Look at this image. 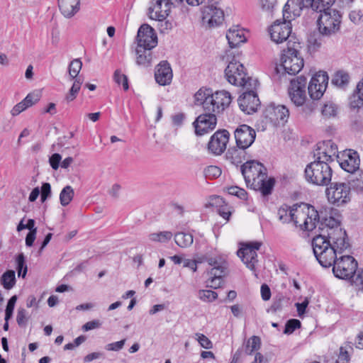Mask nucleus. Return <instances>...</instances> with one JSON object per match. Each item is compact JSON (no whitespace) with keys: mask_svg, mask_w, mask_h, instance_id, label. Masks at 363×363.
<instances>
[{"mask_svg":"<svg viewBox=\"0 0 363 363\" xmlns=\"http://www.w3.org/2000/svg\"><path fill=\"white\" fill-rule=\"evenodd\" d=\"M337 152V147L332 140L318 143L313 153L314 161L305 168L306 180L317 186L328 185L333 175L330 163L333 161Z\"/></svg>","mask_w":363,"mask_h":363,"instance_id":"1","label":"nucleus"},{"mask_svg":"<svg viewBox=\"0 0 363 363\" xmlns=\"http://www.w3.org/2000/svg\"><path fill=\"white\" fill-rule=\"evenodd\" d=\"M327 238L324 234L315 235L312 240L314 255L320 264L325 268L335 263L337 256L350 247L345 230H333Z\"/></svg>","mask_w":363,"mask_h":363,"instance_id":"2","label":"nucleus"},{"mask_svg":"<svg viewBox=\"0 0 363 363\" xmlns=\"http://www.w3.org/2000/svg\"><path fill=\"white\" fill-rule=\"evenodd\" d=\"M241 172L247 186L260 191L263 196L272 194L275 180L272 177L267 179V169L262 163L256 160L247 161L241 166Z\"/></svg>","mask_w":363,"mask_h":363,"instance_id":"3","label":"nucleus"},{"mask_svg":"<svg viewBox=\"0 0 363 363\" xmlns=\"http://www.w3.org/2000/svg\"><path fill=\"white\" fill-rule=\"evenodd\" d=\"M136 42L137 65L144 67L150 66L153 59L152 50L158 43L157 33L148 24H143L138 30Z\"/></svg>","mask_w":363,"mask_h":363,"instance_id":"4","label":"nucleus"},{"mask_svg":"<svg viewBox=\"0 0 363 363\" xmlns=\"http://www.w3.org/2000/svg\"><path fill=\"white\" fill-rule=\"evenodd\" d=\"M226 62L228 66L225 69V76L227 81L233 85L242 86L244 89H250L258 84L257 79L247 77L245 67L235 56L227 55Z\"/></svg>","mask_w":363,"mask_h":363,"instance_id":"5","label":"nucleus"},{"mask_svg":"<svg viewBox=\"0 0 363 363\" xmlns=\"http://www.w3.org/2000/svg\"><path fill=\"white\" fill-rule=\"evenodd\" d=\"M307 79L304 76H299L291 80L288 90L289 98L296 106H303V111L306 115L311 113L315 108L314 103L306 101V86Z\"/></svg>","mask_w":363,"mask_h":363,"instance_id":"6","label":"nucleus"},{"mask_svg":"<svg viewBox=\"0 0 363 363\" xmlns=\"http://www.w3.org/2000/svg\"><path fill=\"white\" fill-rule=\"evenodd\" d=\"M318 13H320L317 20L318 29L322 35L330 36L339 30L342 15L338 10L330 9Z\"/></svg>","mask_w":363,"mask_h":363,"instance_id":"7","label":"nucleus"},{"mask_svg":"<svg viewBox=\"0 0 363 363\" xmlns=\"http://www.w3.org/2000/svg\"><path fill=\"white\" fill-rule=\"evenodd\" d=\"M206 262L211 267L208 272V278L206 281V286L213 289L219 288L226 274L228 263L221 256L208 257Z\"/></svg>","mask_w":363,"mask_h":363,"instance_id":"8","label":"nucleus"},{"mask_svg":"<svg viewBox=\"0 0 363 363\" xmlns=\"http://www.w3.org/2000/svg\"><path fill=\"white\" fill-rule=\"evenodd\" d=\"M325 194L330 203L340 206L350 201V186L347 182H334L326 188Z\"/></svg>","mask_w":363,"mask_h":363,"instance_id":"9","label":"nucleus"},{"mask_svg":"<svg viewBox=\"0 0 363 363\" xmlns=\"http://www.w3.org/2000/svg\"><path fill=\"white\" fill-rule=\"evenodd\" d=\"M317 216V210L308 203L294 205L293 220L296 226H299L301 230L311 231L312 224L307 222V219H315Z\"/></svg>","mask_w":363,"mask_h":363,"instance_id":"10","label":"nucleus"},{"mask_svg":"<svg viewBox=\"0 0 363 363\" xmlns=\"http://www.w3.org/2000/svg\"><path fill=\"white\" fill-rule=\"evenodd\" d=\"M281 62L285 72L291 75L298 74L304 65L299 51L296 48L290 47H288L287 50H284Z\"/></svg>","mask_w":363,"mask_h":363,"instance_id":"11","label":"nucleus"},{"mask_svg":"<svg viewBox=\"0 0 363 363\" xmlns=\"http://www.w3.org/2000/svg\"><path fill=\"white\" fill-rule=\"evenodd\" d=\"M334 275L342 279L351 278L357 269V262L350 255H340L333 265Z\"/></svg>","mask_w":363,"mask_h":363,"instance_id":"12","label":"nucleus"},{"mask_svg":"<svg viewBox=\"0 0 363 363\" xmlns=\"http://www.w3.org/2000/svg\"><path fill=\"white\" fill-rule=\"evenodd\" d=\"M335 157H337L340 167L349 173H354L359 168L360 158L355 150L349 149L341 152L337 151Z\"/></svg>","mask_w":363,"mask_h":363,"instance_id":"13","label":"nucleus"},{"mask_svg":"<svg viewBox=\"0 0 363 363\" xmlns=\"http://www.w3.org/2000/svg\"><path fill=\"white\" fill-rule=\"evenodd\" d=\"M259 84L255 87L250 89H245L246 91L244 92L238 99V103L240 108L247 114H251L256 112L260 106L259 99L255 92V89Z\"/></svg>","mask_w":363,"mask_h":363,"instance_id":"14","label":"nucleus"},{"mask_svg":"<svg viewBox=\"0 0 363 363\" xmlns=\"http://www.w3.org/2000/svg\"><path fill=\"white\" fill-rule=\"evenodd\" d=\"M262 245L260 242L247 243L238 250V255L250 270L255 272V265L258 262L257 251Z\"/></svg>","mask_w":363,"mask_h":363,"instance_id":"15","label":"nucleus"},{"mask_svg":"<svg viewBox=\"0 0 363 363\" xmlns=\"http://www.w3.org/2000/svg\"><path fill=\"white\" fill-rule=\"evenodd\" d=\"M328 75L326 72L319 71L311 78L308 90L312 99L317 100L322 97L328 84Z\"/></svg>","mask_w":363,"mask_h":363,"instance_id":"16","label":"nucleus"},{"mask_svg":"<svg viewBox=\"0 0 363 363\" xmlns=\"http://www.w3.org/2000/svg\"><path fill=\"white\" fill-rule=\"evenodd\" d=\"M217 124L216 114L205 111L199 115L193 123L195 134L199 136L203 135L216 128Z\"/></svg>","mask_w":363,"mask_h":363,"instance_id":"17","label":"nucleus"},{"mask_svg":"<svg viewBox=\"0 0 363 363\" xmlns=\"http://www.w3.org/2000/svg\"><path fill=\"white\" fill-rule=\"evenodd\" d=\"M231 101L232 97L228 91H217L212 93L209 104L206 103V105H208L206 111L219 114L230 106Z\"/></svg>","mask_w":363,"mask_h":363,"instance_id":"18","label":"nucleus"},{"mask_svg":"<svg viewBox=\"0 0 363 363\" xmlns=\"http://www.w3.org/2000/svg\"><path fill=\"white\" fill-rule=\"evenodd\" d=\"M291 20H277L269 28V32L271 39L276 43H281L286 41L292 30Z\"/></svg>","mask_w":363,"mask_h":363,"instance_id":"19","label":"nucleus"},{"mask_svg":"<svg viewBox=\"0 0 363 363\" xmlns=\"http://www.w3.org/2000/svg\"><path fill=\"white\" fill-rule=\"evenodd\" d=\"M264 116L274 125H284L289 117V111L284 105H275L272 104L264 110Z\"/></svg>","mask_w":363,"mask_h":363,"instance_id":"20","label":"nucleus"},{"mask_svg":"<svg viewBox=\"0 0 363 363\" xmlns=\"http://www.w3.org/2000/svg\"><path fill=\"white\" fill-rule=\"evenodd\" d=\"M234 135L238 147L242 150L250 147L256 138L255 130L246 124L239 125L235 129Z\"/></svg>","mask_w":363,"mask_h":363,"instance_id":"21","label":"nucleus"},{"mask_svg":"<svg viewBox=\"0 0 363 363\" xmlns=\"http://www.w3.org/2000/svg\"><path fill=\"white\" fill-rule=\"evenodd\" d=\"M230 134L226 130H217L208 143V150L216 155H221L226 149Z\"/></svg>","mask_w":363,"mask_h":363,"instance_id":"22","label":"nucleus"},{"mask_svg":"<svg viewBox=\"0 0 363 363\" xmlns=\"http://www.w3.org/2000/svg\"><path fill=\"white\" fill-rule=\"evenodd\" d=\"M148 9V16L152 20L163 21L169 15L171 6L164 0H152Z\"/></svg>","mask_w":363,"mask_h":363,"instance_id":"23","label":"nucleus"},{"mask_svg":"<svg viewBox=\"0 0 363 363\" xmlns=\"http://www.w3.org/2000/svg\"><path fill=\"white\" fill-rule=\"evenodd\" d=\"M203 21L210 27L221 24L224 20V12L218 6L207 5L203 9Z\"/></svg>","mask_w":363,"mask_h":363,"instance_id":"24","label":"nucleus"},{"mask_svg":"<svg viewBox=\"0 0 363 363\" xmlns=\"http://www.w3.org/2000/svg\"><path fill=\"white\" fill-rule=\"evenodd\" d=\"M173 77L170 64L167 60L161 61L155 67V79L157 84L166 86L171 84Z\"/></svg>","mask_w":363,"mask_h":363,"instance_id":"25","label":"nucleus"},{"mask_svg":"<svg viewBox=\"0 0 363 363\" xmlns=\"http://www.w3.org/2000/svg\"><path fill=\"white\" fill-rule=\"evenodd\" d=\"M304 8L303 0H288L284 6L283 18L292 21L301 16Z\"/></svg>","mask_w":363,"mask_h":363,"instance_id":"26","label":"nucleus"},{"mask_svg":"<svg viewBox=\"0 0 363 363\" xmlns=\"http://www.w3.org/2000/svg\"><path fill=\"white\" fill-rule=\"evenodd\" d=\"M61 13L67 18L74 16L80 9V0H58Z\"/></svg>","mask_w":363,"mask_h":363,"instance_id":"27","label":"nucleus"},{"mask_svg":"<svg viewBox=\"0 0 363 363\" xmlns=\"http://www.w3.org/2000/svg\"><path fill=\"white\" fill-rule=\"evenodd\" d=\"M226 38L230 47L232 48L246 41L244 30L240 29L239 26L230 28L226 33Z\"/></svg>","mask_w":363,"mask_h":363,"instance_id":"28","label":"nucleus"},{"mask_svg":"<svg viewBox=\"0 0 363 363\" xmlns=\"http://www.w3.org/2000/svg\"><path fill=\"white\" fill-rule=\"evenodd\" d=\"M325 228V231H326L327 234L326 235L324 234V235H325V237L327 238H329V236H330L329 234L333 230H335L340 229L341 230H344L341 228L340 222L337 220L335 219L332 216L327 218V217H324V216H323V215H321L319 229H320L322 231H324Z\"/></svg>","mask_w":363,"mask_h":363,"instance_id":"29","label":"nucleus"},{"mask_svg":"<svg viewBox=\"0 0 363 363\" xmlns=\"http://www.w3.org/2000/svg\"><path fill=\"white\" fill-rule=\"evenodd\" d=\"M212 93L213 91L210 89H200L194 94L195 104L202 106L203 111H206V109L208 108L206 103L208 102V104H209Z\"/></svg>","mask_w":363,"mask_h":363,"instance_id":"30","label":"nucleus"},{"mask_svg":"<svg viewBox=\"0 0 363 363\" xmlns=\"http://www.w3.org/2000/svg\"><path fill=\"white\" fill-rule=\"evenodd\" d=\"M350 106L352 108L363 107V79L357 84L354 92L350 97Z\"/></svg>","mask_w":363,"mask_h":363,"instance_id":"31","label":"nucleus"},{"mask_svg":"<svg viewBox=\"0 0 363 363\" xmlns=\"http://www.w3.org/2000/svg\"><path fill=\"white\" fill-rule=\"evenodd\" d=\"M174 241L180 247H188L193 243V235L189 233L179 232L174 235Z\"/></svg>","mask_w":363,"mask_h":363,"instance_id":"32","label":"nucleus"},{"mask_svg":"<svg viewBox=\"0 0 363 363\" xmlns=\"http://www.w3.org/2000/svg\"><path fill=\"white\" fill-rule=\"evenodd\" d=\"M294 205L289 206L283 205L278 209V216L280 221L283 223H289L293 220Z\"/></svg>","mask_w":363,"mask_h":363,"instance_id":"33","label":"nucleus"},{"mask_svg":"<svg viewBox=\"0 0 363 363\" xmlns=\"http://www.w3.org/2000/svg\"><path fill=\"white\" fill-rule=\"evenodd\" d=\"M74 196L73 188L69 186H65L60 194V201L62 206H67L72 201Z\"/></svg>","mask_w":363,"mask_h":363,"instance_id":"34","label":"nucleus"},{"mask_svg":"<svg viewBox=\"0 0 363 363\" xmlns=\"http://www.w3.org/2000/svg\"><path fill=\"white\" fill-rule=\"evenodd\" d=\"M1 283L6 289H11L16 284L15 272L7 270L1 278Z\"/></svg>","mask_w":363,"mask_h":363,"instance_id":"35","label":"nucleus"},{"mask_svg":"<svg viewBox=\"0 0 363 363\" xmlns=\"http://www.w3.org/2000/svg\"><path fill=\"white\" fill-rule=\"evenodd\" d=\"M350 76L343 71H338L332 79V83L338 87L343 88L349 83Z\"/></svg>","mask_w":363,"mask_h":363,"instance_id":"36","label":"nucleus"},{"mask_svg":"<svg viewBox=\"0 0 363 363\" xmlns=\"http://www.w3.org/2000/svg\"><path fill=\"white\" fill-rule=\"evenodd\" d=\"M261 346V339L259 337L253 335L247 342L245 345V353L252 354L255 351H257Z\"/></svg>","mask_w":363,"mask_h":363,"instance_id":"37","label":"nucleus"},{"mask_svg":"<svg viewBox=\"0 0 363 363\" xmlns=\"http://www.w3.org/2000/svg\"><path fill=\"white\" fill-rule=\"evenodd\" d=\"M82 62L80 59H74L69 65L68 72L71 79L78 78V74L82 69Z\"/></svg>","mask_w":363,"mask_h":363,"instance_id":"38","label":"nucleus"},{"mask_svg":"<svg viewBox=\"0 0 363 363\" xmlns=\"http://www.w3.org/2000/svg\"><path fill=\"white\" fill-rule=\"evenodd\" d=\"M172 238V233L170 231H162L153 233L149 235V239L153 242H166Z\"/></svg>","mask_w":363,"mask_h":363,"instance_id":"39","label":"nucleus"},{"mask_svg":"<svg viewBox=\"0 0 363 363\" xmlns=\"http://www.w3.org/2000/svg\"><path fill=\"white\" fill-rule=\"evenodd\" d=\"M335 0H313V10L318 11H324L332 9V6Z\"/></svg>","mask_w":363,"mask_h":363,"instance_id":"40","label":"nucleus"},{"mask_svg":"<svg viewBox=\"0 0 363 363\" xmlns=\"http://www.w3.org/2000/svg\"><path fill=\"white\" fill-rule=\"evenodd\" d=\"M82 82L83 80L80 77L74 79V83L66 96V99L68 101H72L77 97Z\"/></svg>","mask_w":363,"mask_h":363,"instance_id":"41","label":"nucleus"},{"mask_svg":"<svg viewBox=\"0 0 363 363\" xmlns=\"http://www.w3.org/2000/svg\"><path fill=\"white\" fill-rule=\"evenodd\" d=\"M245 150L234 148L228 150L227 152L228 158L231 160L232 163H241L242 162V155L245 154Z\"/></svg>","mask_w":363,"mask_h":363,"instance_id":"42","label":"nucleus"},{"mask_svg":"<svg viewBox=\"0 0 363 363\" xmlns=\"http://www.w3.org/2000/svg\"><path fill=\"white\" fill-rule=\"evenodd\" d=\"M16 269L18 272V277L24 278L28 272V267L26 264L25 256L23 253H21L16 257Z\"/></svg>","mask_w":363,"mask_h":363,"instance_id":"43","label":"nucleus"},{"mask_svg":"<svg viewBox=\"0 0 363 363\" xmlns=\"http://www.w3.org/2000/svg\"><path fill=\"white\" fill-rule=\"evenodd\" d=\"M198 294L199 298L205 302H213L218 298V294L211 290H199Z\"/></svg>","mask_w":363,"mask_h":363,"instance_id":"44","label":"nucleus"},{"mask_svg":"<svg viewBox=\"0 0 363 363\" xmlns=\"http://www.w3.org/2000/svg\"><path fill=\"white\" fill-rule=\"evenodd\" d=\"M321 111L325 118L335 117L337 115V108L335 104L328 101L324 104Z\"/></svg>","mask_w":363,"mask_h":363,"instance_id":"45","label":"nucleus"},{"mask_svg":"<svg viewBox=\"0 0 363 363\" xmlns=\"http://www.w3.org/2000/svg\"><path fill=\"white\" fill-rule=\"evenodd\" d=\"M203 174L207 179H216L220 176L221 169L217 166L210 165L204 169Z\"/></svg>","mask_w":363,"mask_h":363,"instance_id":"46","label":"nucleus"},{"mask_svg":"<svg viewBox=\"0 0 363 363\" xmlns=\"http://www.w3.org/2000/svg\"><path fill=\"white\" fill-rule=\"evenodd\" d=\"M113 78L115 82L118 84H122L123 88L125 91H127L129 88L128 77L126 75L122 74L120 70H116L114 72Z\"/></svg>","mask_w":363,"mask_h":363,"instance_id":"47","label":"nucleus"},{"mask_svg":"<svg viewBox=\"0 0 363 363\" xmlns=\"http://www.w3.org/2000/svg\"><path fill=\"white\" fill-rule=\"evenodd\" d=\"M301 322L298 319H290L289 320L286 325L284 330V333L285 334H291L293 333L297 328L301 327Z\"/></svg>","mask_w":363,"mask_h":363,"instance_id":"48","label":"nucleus"},{"mask_svg":"<svg viewBox=\"0 0 363 363\" xmlns=\"http://www.w3.org/2000/svg\"><path fill=\"white\" fill-rule=\"evenodd\" d=\"M262 11L272 13L277 4V0H259Z\"/></svg>","mask_w":363,"mask_h":363,"instance_id":"49","label":"nucleus"},{"mask_svg":"<svg viewBox=\"0 0 363 363\" xmlns=\"http://www.w3.org/2000/svg\"><path fill=\"white\" fill-rule=\"evenodd\" d=\"M228 192L229 194L235 196L240 199L246 200L247 199V192L245 189L239 188L238 186H230L228 189Z\"/></svg>","mask_w":363,"mask_h":363,"instance_id":"50","label":"nucleus"},{"mask_svg":"<svg viewBox=\"0 0 363 363\" xmlns=\"http://www.w3.org/2000/svg\"><path fill=\"white\" fill-rule=\"evenodd\" d=\"M197 340L200 345L205 349H211L213 347L212 342L203 334L196 333Z\"/></svg>","mask_w":363,"mask_h":363,"instance_id":"51","label":"nucleus"},{"mask_svg":"<svg viewBox=\"0 0 363 363\" xmlns=\"http://www.w3.org/2000/svg\"><path fill=\"white\" fill-rule=\"evenodd\" d=\"M285 301V298L283 296H280L275 298L269 308V311L272 313H276L281 311L283 308V302Z\"/></svg>","mask_w":363,"mask_h":363,"instance_id":"52","label":"nucleus"},{"mask_svg":"<svg viewBox=\"0 0 363 363\" xmlns=\"http://www.w3.org/2000/svg\"><path fill=\"white\" fill-rule=\"evenodd\" d=\"M41 201L45 202L48 198L51 196V186L49 183H43L41 189Z\"/></svg>","mask_w":363,"mask_h":363,"instance_id":"53","label":"nucleus"},{"mask_svg":"<svg viewBox=\"0 0 363 363\" xmlns=\"http://www.w3.org/2000/svg\"><path fill=\"white\" fill-rule=\"evenodd\" d=\"M350 360V355L345 347H341L340 348V354L336 360V363H349Z\"/></svg>","mask_w":363,"mask_h":363,"instance_id":"54","label":"nucleus"},{"mask_svg":"<svg viewBox=\"0 0 363 363\" xmlns=\"http://www.w3.org/2000/svg\"><path fill=\"white\" fill-rule=\"evenodd\" d=\"M40 100V95L38 93H30L23 99L27 107L29 108Z\"/></svg>","mask_w":363,"mask_h":363,"instance_id":"55","label":"nucleus"},{"mask_svg":"<svg viewBox=\"0 0 363 363\" xmlns=\"http://www.w3.org/2000/svg\"><path fill=\"white\" fill-rule=\"evenodd\" d=\"M125 342V339L121 340L118 342L107 344L105 349L108 351H120L123 347Z\"/></svg>","mask_w":363,"mask_h":363,"instance_id":"56","label":"nucleus"},{"mask_svg":"<svg viewBox=\"0 0 363 363\" xmlns=\"http://www.w3.org/2000/svg\"><path fill=\"white\" fill-rule=\"evenodd\" d=\"M16 321L19 326H25L27 322L26 311L24 308L18 310Z\"/></svg>","mask_w":363,"mask_h":363,"instance_id":"57","label":"nucleus"},{"mask_svg":"<svg viewBox=\"0 0 363 363\" xmlns=\"http://www.w3.org/2000/svg\"><path fill=\"white\" fill-rule=\"evenodd\" d=\"M61 160L62 157L59 153L53 154L49 159V162L51 167L53 169L57 170L59 168L60 164H61Z\"/></svg>","mask_w":363,"mask_h":363,"instance_id":"58","label":"nucleus"},{"mask_svg":"<svg viewBox=\"0 0 363 363\" xmlns=\"http://www.w3.org/2000/svg\"><path fill=\"white\" fill-rule=\"evenodd\" d=\"M28 108L26 104L24 103V101H21L15 105L11 111V113L12 116H16L21 113L22 111Z\"/></svg>","mask_w":363,"mask_h":363,"instance_id":"59","label":"nucleus"},{"mask_svg":"<svg viewBox=\"0 0 363 363\" xmlns=\"http://www.w3.org/2000/svg\"><path fill=\"white\" fill-rule=\"evenodd\" d=\"M101 323L99 320H93L91 321H89L86 323L83 326L82 329L84 331H89L91 330H94L96 328H99L101 326Z\"/></svg>","mask_w":363,"mask_h":363,"instance_id":"60","label":"nucleus"},{"mask_svg":"<svg viewBox=\"0 0 363 363\" xmlns=\"http://www.w3.org/2000/svg\"><path fill=\"white\" fill-rule=\"evenodd\" d=\"M328 213L327 211H320L318 212L317 211V216H315V219L308 218L307 219V222L309 224H312L311 231L314 230L316 228L317 224H320V216L321 215H328Z\"/></svg>","mask_w":363,"mask_h":363,"instance_id":"61","label":"nucleus"},{"mask_svg":"<svg viewBox=\"0 0 363 363\" xmlns=\"http://www.w3.org/2000/svg\"><path fill=\"white\" fill-rule=\"evenodd\" d=\"M218 214L222 216L224 219L228 220L230 216L231 211L227 206H221L218 209Z\"/></svg>","mask_w":363,"mask_h":363,"instance_id":"62","label":"nucleus"},{"mask_svg":"<svg viewBox=\"0 0 363 363\" xmlns=\"http://www.w3.org/2000/svg\"><path fill=\"white\" fill-rule=\"evenodd\" d=\"M261 296L264 301L269 300L271 297V291L269 287L264 284L261 286Z\"/></svg>","mask_w":363,"mask_h":363,"instance_id":"63","label":"nucleus"},{"mask_svg":"<svg viewBox=\"0 0 363 363\" xmlns=\"http://www.w3.org/2000/svg\"><path fill=\"white\" fill-rule=\"evenodd\" d=\"M350 19L354 23H358L361 21L362 14L360 11H352L349 14Z\"/></svg>","mask_w":363,"mask_h":363,"instance_id":"64","label":"nucleus"}]
</instances>
